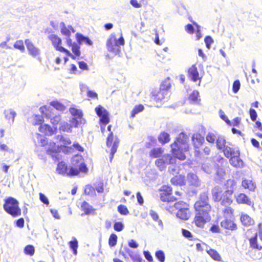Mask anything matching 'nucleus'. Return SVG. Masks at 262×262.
Listing matches in <instances>:
<instances>
[{
	"label": "nucleus",
	"mask_w": 262,
	"mask_h": 262,
	"mask_svg": "<svg viewBox=\"0 0 262 262\" xmlns=\"http://www.w3.org/2000/svg\"><path fill=\"white\" fill-rule=\"evenodd\" d=\"M40 111L42 113L46 116V117L50 119L51 122L53 125H57L61 120V117L60 115L54 116L51 114L50 107L44 106L40 108Z\"/></svg>",
	"instance_id": "obj_12"
},
{
	"label": "nucleus",
	"mask_w": 262,
	"mask_h": 262,
	"mask_svg": "<svg viewBox=\"0 0 262 262\" xmlns=\"http://www.w3.org/2000/svg\"><path fill=\"white\" fill-rule=\"evenodd\" d=\"M249 114L251 119L253 121H255L256 120L257 117V113L255 110L253 108H250L249 110Z\"/></svg>",
	"instance_id": "obj_54"
},
{
	"label": "nucleus",
	"mask_w": 262,
	"mask_h": 262,
	"mask_svg": "<svg viewBox=\"0 0 262 262\" xmlns=\"http://www.w3.org/2000/svg\"><path fill=\"white\" fill-rule=\"evenodd\" d=\"M61 27V32L62 34L69 37L71 34L70 30L69 28H67L64 23L62 22L60 24Z\"/></svg>",
	"instance_id": "obj_40"
},
{
	"label": "nucleus",
	"mask_w": 262,
	"mask_h": 262,
	"mask_svg": "<svg viewBox=\"0 0 262 262\" xmlns=\"http://www.w3.org/2000/svg\"><path fill=\"white\" fill-rule=\"evenodd\" d=\"M118 211L119 212L123 215H126L128 213V210L127 207L122 205H120L118 207Z\"/></svg>",
	"instance_id": "obj_47"
},
{
	"label": "nucleus",
	"mask_w": 262,
	"mask_h": 262,
	"mask_svg": "<svg viewBox=\"0 0 262 262\" xmlns=\"http://www.w3.org/2000/svg\"><path fill=\"white\" fill-rule=\"evenodd\" d=\"M149 215L154 221H157L158 220H159V215L155 211L150 210L149 211Z\"/></svg>",
	"instance_id": "obj_59"
},
{
	"label": "nucleus",
	"mask_w": 262,
	"mask_h": 262,
	"mask_svg": "<svg viewBox=\"0 0 262 262\" xmlns=\"http://www.w3.org/2000/svg\"><path fill=\"white\" fill-rule=\"evenodd\" d=\"M50 104L56 110L62 112L66 109L65 106L57 101H52Z\"/></svg>",
	"instance_id": "obj_35"
},
{
	"label": "nucleus",
	"mask_w": 262,
	"mask_h": 262,
	"mask_svg": "<svg viewBox=\"0 0 262 262\" xmlns=\"http://www.w3.org/2000/svg\"><path fill=\"white\" fill-rule=\"evenodd\" d=\"M73 240L69 243L70 248L72 250L73 253L74 255L77 254V248L78 247V241L75 237H73Z\"/></svg>",
	"instance_id": "obj_33"
},
{
	"label": "nucleus",
	"mask_w": 262,
	"mask_h": 262,
	"mask_svg": "<svg viewBox=\"0 0 262 262\" xmlns=\"http://www.w3.org/2000/svg\"><path fill=\"white\" fill-rule=\"evenodd\" d=\"M77 40L79 45L85 43L88 45L92 46L93 45L92 41L88 37L84 36L82 34L77 33L76 34Z\"/></svg>",
	"instance_id": "obj_26"
},
{
	"label": "nucleus",
	"mask_w": 262,
	"mask_h": 262,
	"mask_svg": "<svg viewBox=\"0 0 262 262\" xmlns=\"http://www.w3.org/2000/svg\"><path fill=\"white\" fill-rule=\"evenodd\" d=\"M182 235L184 237H185V238H186L187 239H188V240L189 241H192L193 240V236L191 234V233L186 230V229H182Z\"/></svg>",
	"instance_id": "obj_45"
},
{
	"label": "nucleus",
	"mask_w": 262,
	"mask_h": 262,
	"mask_svg": "<svg viewBox=\"0 0 262 262\" xmlns=\"http://www.w3.org/2000/svg\"><path fill=\"white\" fill-rule=\"evenodd\" d=\"M39 199L41 202L43 204L48 205L49 204V201L48 199L42 193H39Z\"/></svg>",
	"instance_id": "obj_56"
},
{
	"label": "nucleus",
	"mask_w": 262,
	"mask_h": 262,
	"mask_svg": "<svg viewBox=\"0 0 262 262\" xmlns=\"http://www.w3.org/2000/svg\"><path fill=\"white\" fill-rule=\"evenodd\" d=\"M119 143V139L114 137L112 132H111L107 138L106 145L108 147H111L110 149V161L112 162L114 155L116 153Z\"/></svg>",
	"instance_id": "obj_7"
},
{
	"label": "nucleus",
	"mask_w": 262,
	"mask_h": 262,
	"mask_svg": "<svg viewBox=\"0 0 262 262\" xmlns=\"http://www.w3.org/2000/svg\"><path fill=\"white\" fill-rule=\"evenodd\" d=\"M224 153V156L229 158L231 156L237 155V152H238V150H235L234 148L230 147L227 145L222 150Z\"/></svg>",
	"instance_id": "obj_27"
},
{
	"label": "nucleus",
	"mask_w": 262,
	"mask_h": 262,
	"mask_svg": "<svg viewBox=\"0 0 262 262\" xmlns=\"http://www.w3.org/2000/svg\"><path fill=\"white\" fill-rule=\"evenodd\" d=\"M18 204V202L15 199L9 197L5 200L3 207L7 213L13 217H17L21 215Z\"/></svg>",
	"instance_id": "obj_4"
},
{
	"label": "nucleus",
	"mask_w": 262,
	"mask_h": 262,
	"mask_svg": "<svg viewBox=\"0 0 262 262\" xmlns=\"http://www.w3.org/2000/svg\"><path fill=\"white\" fill-rule=\"evenodd\" d=\"M239 152H237V155H233L229 158L230 163L235 167H241L243 165V161L239 158Z\"/></svg>",
	"instance_id": "obj_21"
},
{
	"label": "nucleus",
	"mask_w": 262,
	"mask_h": 262,
	"mask_svg": "<svg viewBox=\"0 0 262 262\" xmlns=\"http://www.w3.org/2000/svg\"><path fill=\"white\" fill-rule=\"evenodd\" d=\"M171 151L174 157L169 154L163 155L161 158L157 159L155 162L156 165L162 171L164 170L167 165L176 163V158L184 160L186 158L185 152L188 150L187 137L183 133L179 134L174 142L171 144Z\"/></svg>",
	"instance_id": "obj_1"
},
{
	"label": "nucleus",
	"mask_w": 262,
	"mask_h": 262,
	"mask_svg": "<svg viewBox=\"0 0 262 262\" xmlns=\"http://www.w3.org/2000/svg\"><path fill=\"white\" fill-rule=\"evenodd\" d=\"M240 220L244 226H249L254 224V221L247 214H242Z\"/></svg>",
	"instance_id": "obj_23"
},
{
	"label": "nucleus",
	"mask_w": 262,
	"mask_h": 262,
	"mask_svg": "<svg viewBox=\"0 0 262 262\" xmlns=\"http://www.w3.org/2000/svg\"><path fill=\"white\" fill-rule=\"evenodd\" d=\"M36 138L37 140L38 143L42 146H47V153L51 155L53 158L57 159V153L56 152L57 148L55 145V143L50 142V145H48L47 139L40 135L39 134H36Z\"/></svg>",
	"instance_id": "obj_6"
},
{
	"label": "nucleus",
	"mask_w": 262,
	"mask_h": 262,
	"mask_svg": "<svg viewBox=\"0 0 262 262\" xmlns=\"http://www.w3.org/2000/svg\"><path fill=\"white\" fill-rule=\"evenodd\" d=\"M226 207L222 211L223 217L224 218H229L233 216L234 209L228 206Z\"/></svg>",
	"instance_id": "obj_32"
},
{
	"label": "nucleus",
	"mask_w": 262,
	"mask_h": 262,
	"mask_svg": "<svg viewBox=\"0 0 262 262\" xmlns=\"http://www.w3.org/2000/svg\"><path fill=\"white\" fill-rule=\"evenodd\" d=\"M210 230L213 233H218L220 230L218 225H213Z\"/></svg>",
	"instance_id": "obj_64"
},
{
	"label": "nucleus",
	"mask_w": 262,
	"mask_h": 262,
	"mask_svg": "<svg viewBox=\"0 0 262 262\" xmlns=\"http://www.w3.org/2000/svg\"><path fill=\"white\" fill-rule=\"evenodd\" d=\"M187 180L189 185L195 186L196 183V175L194 173H189L187 176Z\"/></svg>",
	"instance_id": "obj_37"
},
{
	"label": "nucleus",
	"mask_w": 262,
	"mask_h": 262,
	"mask_svg": "<svg viewBox=\"0 0 262 262\" xmlns=\"http://www.w3.org/2000/svg\"><path fill=\"white\" fill-rule=\"evenodd\" d=\"M14 47L15 49L19 50L21 52L25 51V47L23 40H19L16 41L14 44Z\"/></svg>",
	"instance_id": "obj_44"
},
{
	"label": "nucleus",
	"mask_w": 262,
	"mask_h": 262,
	"mask_svg": "<svg viewBox=\"0 0 262 262\" xmlns=\"http://www.w3.org/2000/svg\"><path fill=\"white\" fill-rule=\"evenodd\" d=\"M117 236L115 234H112L109 238L108 243L111 247L115 246L117 244Z\"/></svg>",
	"instance_id": "obj_43"
},
{
	"label": "nucleus",
	"mask_w": 262,
	"mask_h": 262,
	"mask_svg": "<svg viewBox=\"0 0 262 262\" xmlns=\"http://www.w3.org/2000/svg\"><path fill=\"white\" fill-rule=\"evenodd\" d=\"M88 96L92 98H97V93L93 91L88 90L87 92Z\"/></svg>",
	"instance_id": "obj_63"
},
{
	"label": "nucleus",
	"mask_w": 262,
	"mask_h": 262,
	"mask_svg": "<svg viewBox=\"0 0 262 262\" xmlns=\"http://www.w3.org/2000/svg\"><path fill=\"white\" fill-rule=\"evenodd\" d=\"M25 45L27 47L29 54L33 57H36L40 54V50L36 47L30 39L25 40Z\"/></svg>",
	"instance_id": "obj_16"
},
{
	"label": "nucleus",
	"mask_w": 262,
	"mask_h": 262,
	"mask_svg": "<svg viewBox=\"0 0 262 262\" xmlns=\"http://www.w3.org/2000/svg\"><path fill=\"white\" fill-rule=\"evenodd\" d=\"M79 171H80L81 172H86L88 170V168L86 166V165L81 162L80 163L79 165V170L77 169Z\"/></svg>",
	"instance_id": "obj_60"
},
{
	"label": "nucleus",
	"mask_w": 262,
	"mask_h": 262,
	"mask_svg": "<svg viewBox=\"0 0 262 262\" xmlns=\"http://www.w3.org/2000/svg\"><path fill=\"white\" fill-rule=\"evenodd\" d=\"M185 31L189 34H192L194 32V28L191 24H188L185 26Z\"/></svg>",
	"instance_id": "obj_57"
},
{
	"label": "nucleus",
	"mask_w": 262,
	"mask_h": 262,
	"mask_svg": "<svg viewBox=\"0 0 262 262\" xmlns=\"http://www.w3.org/2000/svg\"><path fill=\"white\" fill-rule=\"evenodd\" d=\"M130 4L132 6L136 8H139L142 7L141 4L139 3L137 0H130Z\"/></svg>",
	"instance_id": "obj_62"
},
{
	"label": "nucleus",
	"mask_w": 262,
	"mask_h": 262,
	"mask_svg": "<svg viewBox=\"0 0 262 262\" xmlns=\"http://www.w3.org/2000/svg\"><path fill=\"white\" fill-rule=\"evenodd\" d=\"M241 185L244 189H248L250 191H254L256 188L255 183L251 179H243Z\"/></svg>",
	"instance_id": "obj_18"
},
{
	"label": "nucleus",
	"mask_w": 262,
	"mask_h": 262,
	"mask_svg": "<svg viewBox=\"0 0 262 262\" xmlns=\"http://www.w3.org/2000/svg\"><path fill=\"white\" fill-rule=\"evenodd\" d=\"M188 77L193 81H196V67L193 64L188 70Z\"/></svg>",
	"instance_id": "obj_28"
},
{
	"label": "nucleus",
	"mask_w": 262,
	"mask_h": 262,
	"mask_svg": "<svg viewBox=\"0 0 262 262\" xmlns=\"http://www.w3.org/2000/svg\"><path fill=\"white\" fill-rule=\"evenodd\" d=\"M81 208L84 211L85 214H89L93 211L92 207L86 202H84L82 204Z\"/></svg>",
	"instance_id": "obj_38"
},
{
	"label": "nucleus",
	"mask_w": 262,
	"mask_h": 262,
	"mask_svg": "<svg viewBox=\"0 0 262 262\" xmlns=\"http://www.w3.org/2000/svg\"><path fill=\"white\" fill-rule=\"evenodd\" d=\"M234 198L238 204H245L251 207L254 206V202L245 193H239L235 195Z\"/></svg>",
	"instance_id": "obj_13"
},
{
	"label": "nucleus",
	"mask_w": 262,
	"mask_h": 262,
	"mask_svg": "<svg viewBox=\"0 0 262 262\" xmlns=\"http://www.w3.org/2000/svg\"><path fill=\"white\" fill-rule=\"evenodd\" d=\"M208 202L207 192H204L200 195L198 201V226H202L211 219L208 213L211 209V206Z\"/></svg>",
	"instance_id": "obj_3"
},
{
	"label": "nucleus",
	"mask_w": 262,
	"mask_h": 262,
	"mask_svg": "<svg viewBox=\"0 0 262 262\" xmlns=\"http://www.w3.org/2000/svg\"><path fill=\"white\" fill-rule=\"evenodd\" d=\"M35 249L32 245H28L24 249V252L25 254L30 256L33 255Z\"/></svg>",
	"instance_id": "obj_41"
},
{
	"label": "nucleus",
	"mask_w": 262,
	"mask_h": 262,
	"mask_svg": "<svg viewBox=\"0 0 262 262\" xmlns=\"http://www.w3.org/2000/svg\"><path fill=\"white\" fill-rule=\"evenodd\" d=\"M239 81L237 80L234 81L232 85V91L234 93H236L240 88Z\"/></svg>",
	"instance_id": "obj_53"
},
{
	"label": "nucleus",
	"mask_w": 262,
	"mask_h": 262,
	"mask_svg": "<svg viewBox=\"0 0 262 262\" xmlns=\"http://www.w3.org/2000/svg\"><path fill=\"white\" fill-rule=\"evenodd\" d=\"M74 127L73 124L70 122L68 123L66 122H62L60 124L59 129L60 130L67 132V133H71L72 131V127Z\"/></svg>",
	"instance_id": "obj_29"
},
{
	"label": "nucleus",
	"mask_w": 262,
	"mask_h": 262,
	"mask_svg": "<svg viewBox=\"0 0 262 262\" xmlns=\"http://www.w3.org/2000/svg\"><path fill=\"white\" fill-rule=\"evenodd\" d=\"M144 106L141 104L135 106L131 112V117H135L136 114L142 112Z\"/></svg>",
	"instance_id": "obj_39"
},
{
	"label": "nucleus",
	"mask_w": 262,
	"mask_h": 262,
	"mask_svg": "<svg viewBox=\"0 0 262 262\" xmlns=\"http://www.w3.org/2000/svg\"><path fill=\"white\" fill-rule=\"evenodd\" d=\"M170 88L169 80H165L161 85L160 89L154 90L151 93V98L156 102L161 101L168 96V90Z\"/></svg>",
	"instance_id": "obj_5"
},
{
	"label": "nucleus",
	"mask_w": 262,
	"mask_h": 262,
	"mask_svg": "<svg viewBox=\"0 0 262 262\" xmlns=\"http://www.w3.org/2000/svg\"><path fill=\"white\" fill-rule=\"evenodd\" d=\"M221 226L224 229L228 230H235L237 228L233 221L228 218H225V220L221 222Z\"/></svg>",
	"instance_id": "obj_17"
},
{
	"label": "nucleus",
	"mask_w": 262,
	"mask_h": 262,
	"mask_svg": "<svg viewBox=\"0 0 262 262\" xmlns=\"http://www.w3.org/2000/svg\"><path fill=\"white\" fill-rule=\"evenodd\" d=\"M163 152V150L162 148H154L150 150L149 155L151 157L154 158H159L161 157Z\"/></svg>",
	"instance_id": "obj_31"
},
{
	"label": "nucleus",
	"mask_w": 262,
	"mask_h": 262,
	"mask_svg": "<svg viewBox=\"0 0 262 262\" xmlns=\"http://www.w3.org/2000/svg\"><path fill=\"white\" fill-rule=\"evenodd\" d=\"M38 129L41 133L45 134L46 135L52 136L55 133L56 127L53 128L49 125L43 124L41 125Z\"/></svg>",
	"instance_id": "obj_20"
},
{
	"label": "nucleus",
	"mask_w": 262,
	"mask_h": 262,
	"mask_svg": "<svg viewBox=\"0 0 262 262\" xmlns=\"http://www.w3.org/2000/svg\"><path fill=\"white\" fill-rule=\"evenodd\" d=\"M57 171L58 173L67 176H76L79 173L77 168L71 167L68 168L63 162H59L57 165Z\"/></svg>",
	"instance_id": "obj_10"
},
{
	"label": "nucleus",
	"mask_w": 262,
	"mask_h": 262,
	"mask_svg": "<svg viewBox=\"0 0 262 262\" xmlns=\"http://www.w3.org/2000/svg\"><path fill=\"white\" fill-rule=\"evenodd\" d=\"M33 119L34 121L33 124H40L42 122V117L40 115H34L33 116Z\"/></svg>",
	"instance_id": "obj_51"
},
{
	"label": "nucleus",
	"mask_w": 262,
	"mask_h": 262,
	"mask_svg": "<svg viewBox=\"0 0 262 262\" xmlns=\"http://www.w3.org/2000/svg\"><path fill=\"white\" fill-rule=\"evenodd\" d=\"M216 139V136L213 133H209L206 136L207 141L211 144L214 143Z\"/></svg>",
	"instance_id": "obj_46"
},
{
	"label": "nucleus",
	"mask_w": 262,
	"mask_h": 262,
	"mask_svg": "<svg viewBox=\"0 0 262 262\" xmlns=\"http://www.w3.org/2000/svg\"><path fill=\"white\" fill-rule=\"evenodd\" d=\"M124 228V225L121 222H117L114 225V229L118 232L121 231Z\"/></svg>",
	"instance_id": "obj_48"
},
{
	"label": "nucleus",
	"mask_w": 262,
	"mask_h": 262,
	"mask_svg": "<svg viewBox=\"0 0 262 262\" xmlns=\"http://www.w3.org/2000/svg\"><path fill=\"white\" fill-rule=\"evenodd\" d=\"M257 233H255L252 236L248 237L250 248L252 250H262V232L259 233L260 242L257 238Z\"/></svg>",
	"instance_id": "obj_9"
},
{
	"label": "nucleus",
	"mask_w": 262,
	"mask_h": 262,
	"mask_svg": "<svg viewBox=\"0 0 262 262\" xmlns=\"http://www.w3.org/2000/svg\"><path fill=\"white\" fill-rule=\"evenodd\" d=\"M57 142H59L60 146H66L71 144V141L68 137H64L62 135H58L55 137Z\"/></svg>",
	"instance_id": "obj_25"
},
{
	"label": "nucleus",
	"mask_w": 262,
	"mask_h": 262,
	"mask_svg": "<svg viewBox=\"0 0 262 262\" xmlns=\"http://www.w3.org/2000/svg\"><path fill=\"white\" fill-rule=\"evenodd\" d=\"M5 119L8 122L12 124L14 122V119L16 116V113L12 108L5 110L4 111Z\"/></svg>",
	"instance_id": "obj_19"
},
{
	"label": "nucleus",
	"mask_w": 262,
	"mask_h": 262,
	"mask_svg": "<svg viewBox=\"0 0 262 262\" xmlns=\"http://www.w3.org/2000/svg\"><path fill=\"white\" fill-rule=\"evenodd\" d=\"M236 182L233 179H229L226 181L228 189L223 191L221 188L214 187L212 190V199L215 202H220L223 206H230L233 203L232 195L234 192V187Z\"/></svg>",
	"instance_id": "obj_2"
},
{
	"label": "nucleus",
	"mask_w": 262,
	"mask_h": 262,
	"mask_svg": "<svg viewBox=\"0 0 262 262\" xmlns=\"http://www.w3.org/2000/svg\"><path fill=\"white\" fill-rule=\"evenodd\" d=\"M158 140L162 143H167L170 140L169 135L167 133L163 132L159 136Z\"/></svg>",
	"instance_id": "obj_36"
},
{
	"label": "nucleus",
	"mask_w": 262,
	"mask_h": 262,
	"mask_svg": "<svg viewBox=\"0 0 262 262\" xmlns=\"http://www.w3.org/2000/svg\"><path fill=\"white\" fill-rule=\"evenodd\" d=\"M187 204L183 202H180L174 204V207L176 209L179 210L180 209H183L184 207H186Z\"/></svg>",
	"instance_id": "obj_58"
},
{
	"label": "nucleus",
	"mask_w": 262,
	"mask_h": 262,
	"mask_svg": "<svg viewBox=\"0 0 262 262\" xmlns=\"http://www.w3.org/2000/svg\"><path fill=\"white\" fill-rule=\"evenodd\" d=\"M177 216L183 220H187L190 216V211L186 207H184L183 209H180L176 214Z\"/></svg>",
	"instance_id": "obj_22"
},
{
	"label": "nucleus",
	"mask_w": 262,
	"mask_h": 262,
	"mask_svg": "<svg viewBox=\"0 0 262 262\" xmlns=\"http://www.w3.org/2000/svg\"><path fill=\"white\" fill-rule=\"evenodd\" d=\"M171 188L170 187H165L163 189V191L160 194V198L163 202H173L176 200V198L171 195Z\"/></svg>",
	"instance_id": "obj_15"
},
{
	"label": "nucleus",
	"mask_w": 262,
	"mask_h": 262,
	"mask_svg": "<svg viewBox=\"0 0 262 262\" xmlns=\"http://www.w3.org/2000/svg\"><path fill=\"white\" fill-rule=\"evenodd\" d=\"M70 114L72 116V118L70 121L75 127H77L79 123L81 121L82 117V112L80 110L77 109L74 107H71L69 110Z\"/></svg>",
	"instance_id": "obj_11"
},
{
	"label": "nucleus",
	"mask_w": 262,
	"mask_h": 262,
	"mask_svg": "<svg viewBox=\"0 0 262 262\" xmlns=\"http://www.w3.org/2000/svg\"><path fill=\"white\" fill-rule=\"evenodd\" d=\"M208 254L214 260L221 261L222 257L217 251L214 249H210L207 251Z\"/></svg>",
	"instance_id": "obj_34"
},
{
	"label": "nucleus",
	"mask_w": 262,
	"mask_h": 262,
	"mask_svg": "<svg viewBox=\"0 0 262 262\" xmlns=\"http://www.w3.org/2000/svg\"><path fill=\"white\" fill-rule=\"evenodd\" d=\"M96 190L99 193H102L103 191V184L102 182H99L95 184Z\"/></svg>",
	"instance_id": "obj_52"
},
{
	"label": "nucleus",
	"mask_w": 262,
	"mask_h": 262,
	"mask_svg": "<svg viewBox=\"0 0 262 262\" xmlns=\"http://www.w3.org/2000/svg\"><path fill=\"white\" fill-rule=\"evenodd\" d=\"M213 41L212 38L209 36H206L205 38V42L206 47L208 49H209L210 48L211 45L213 42Z\"/></svg>",
	"instance_id": "obj_55"
},
{
	"label": "nucleus",
	"mask_w": 262,
	"mask_h": 262,
	"mask_svg": "<svg viewBox=\"0 0 262 262\" xmlns=\"http://www.w3.org/2000/svg\"><path fill=\"white\" fill-rule=\"evenodd\" d=\"M116 38L115 35L112 34L107 41V47L108 51L113 52L115 50L116 46Z\"/></svg>",
	"instance_id": "obj_24"
},
{
	"label": "nucleus",
	"mask_w": 262,
	"mask_h": 262,
	"mask_svg": "<svg viewBox=\"0 0 262 262\" xmlns=\"http://www.w3.org/2000/svg\"><path fill=\"white\" fill-rule=\"evenodd\" d=\"M251 142L252 145L257 149L260 148V145L259 142L255 138L251 139Z\"/></svg>",
	"instance_id": "obj_61"
},
{
	"label": "nucleus",
	"mask_w": 262,
	"mask_h": 262,
	"mask_svg": "<svg viewBox=\"0 0 262 262\" xmlns=\"http://www.w3.org/2000/svg\"><path fill=\"white\" fill-rule=\"evenodd\" d=\"M72 50L74 54L77 56H80V46L77 43L74 42L73 44L72 45Z\"/></svg>",
	"instance_id": "obj_42"
},
{
	"label": "nucleus",
	"mask_w": 262,
	"mask_h": 262,
	"mask_svg": "<svg viewBox=\"0 0 262 262\" xmlns=\"http://www.w3.org/2000/svg\"><path fill=\"white\" fill-rule=\"evenodd\" d=\"M189 102L191 104H195L196 102V92L193 91L189 95L188 98Z\"/></svg>",
	"instance_id": "obj_49"
},
{
	"label": "nucleus",
	"mask_w": 262,
	"mask_h": 262,
	"mask_svg": "<svg viewBox=\"0 0 262 262\" xmlns=\"http://www.w3.org/2000/svg\"><path fill=\"white\" fill-rule=\"evenodd\" d=\"M216 145L218 149L222 150L226 146V140L223 136H219L216 139Z\"/></svg>",
	"instance_id": "obj_30"
},
{
	"label": "nucleus",
	"mask_w": 262,
	"mask_h": 262,
	"mask_svg": "<svg viewBox=\"0 0 262 262\" xmlns=\"http://www.w3.org/2000/svg\"><path fill=\"white\" fill-rule=\"evenodd\" d=\"M49 39L52 41V45L55 49L61 52H64L67 55L72 58L74 59V56L72 55L69 51L61 47V39L55 34H51L49 36Z\"/></svg>",
	"instance_id": "obj_8"
},
{
	"label": "nucleus",
	"mask_w": 262,
	"mask_h": 262,
	"mask_svg": "<svg viewBox=\"0 0 262 262\" xmlns=\"http://www.w3.org/2000/svg\"><path fill=\"white\" fill-rule=\"evenodd\" d=\"M95 111L97 115L100 117V121L104 125L107 124L110 121L108 113L102 106L99 105L96 107Z\"/></svg>",
	"instance_id": "obj_14"
},
{
	"label": "nucleus",
	"mask_w": 262,
	"mask_h": 262,
	"mask_svg": "<svg viewBox=\"0 0 262 262\" xmlns=\"http://www.w3.org/2000/svg\"><path fill=\"white\" fill-rule=\"evenodd\" d=\"M156 256L160 262H164L165 260V254L162 251H158L156 253Z\"/></svg>",
	"instance_id": "obj_50"
}]
</instances>
